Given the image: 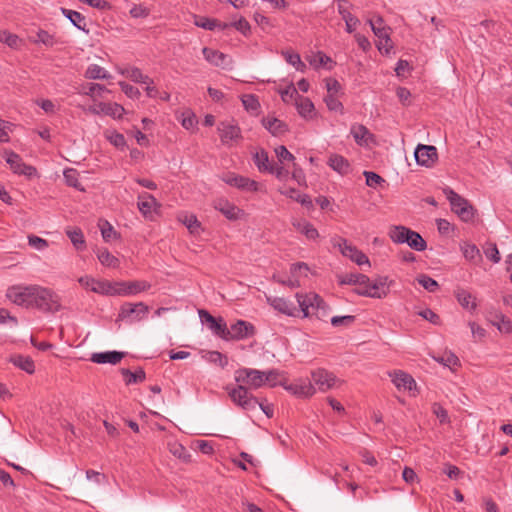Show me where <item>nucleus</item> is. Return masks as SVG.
Returning <instances> with one entry per match:
<instances>
[{"instance_id": "8fccbe9b", "label": "nucleus", "mask_w": 512, "mask_h": 512, "mask_svg": "<svg viewBox=\"0 0 512 512\" xmlns=\"http://www.w3.org/2000/svg\"><path fill=\"white\" fill-rule=\"evenodd\" d=\"M341 284L362 285L368 283V276L361 273L346 274L340 281Z\"/></svg>"}, {"instance_id": "69168bd1", "label": "nucleus", "mask_w": 512, "mask_h": 512, "mask_svg": "<svg viewBox=\"0 0 512 512\" xmlns=\"http://www.w3.org/2000/svg\"><path fill=\"white\" fill-rule=\"evenodd\" d=\"M28 244L35 248L36 250H39V251H42L44 249H46L49 244H48V241L41 238V237H38L36 235H29L28 236Z\"/></svg>"}, {"instance_id": "a19ab883", "label": "nucleus", "mask_w": 512, "mask_h": 512, "mask_svg": "<svg viewBox=\"0 0 512 512\" xmlns=\"http://www.w3.org/2000/svg\"><path fill=\"white\" fill-rule=\"evenodd\" d=\"M254 163L260 172H271L273 164L270 162L268 153L265 150L256 152L254 155Z\"/></svg>"}, {"instance_id": "9d476101", "label": "nucleus", "mask_w": 512, "mask_h": 512, "mask_svg": "<svg viewBox=\"0 0 512 512\" xmlns=\"http://www.w3.org/2000/svg\"><path fill=\"white\" fill-rule=\"evenodd\" d=\"M333 245L339 248L343 256L349 258L357 265H370L368 257L362 251L358 250L356 246L350 244L346 239L341 237L334 238Z\"/></svg>"}, {"instance_id": "3c124183", "label": "nucleus", "mask_w": 512, "mask_h": 512, "mask_svg": "<svg viewBox=\"0 0 512 512\" xmlns=\"http://www.w3.org/2000/svg\"><path fill=\"white\" fill-rule=\"evenodd\" d=\"M307 61L316 69L319 67H325L328 63L333 62L329 56L320 51L312 56L307 57Z\"/></svg>"}, {"instance_id": "052dcab7", "label": "nucleus", "mask_w": 512, "mask_h": 512, "mask_svg": "<svg viewBox=\"0 0 512 512\" xmlns=\"http://www.w3.org/2000/svg\"><path fill=\"white\" fill-rule=\"evenodd\" d=\"M364 176L366 178V185L369 187H377L378 185L385 182V180L377 173L372 171H364Z\"/></svg>"}, {"instance_id": "b1692460", "label": "nucleus", "mask_w": 512, "mask_h": 512, "mask_svg": "<svg viewBox=\"0 0 512 512\" xmlns=\"http://www.w3.org/2000/svg\"><path fill=\"white\" fill-rule=\"evenodd\" d=\"M215 209L220 211L227 219L236 220L242 213V210L230 203L228 200L219 199L215 202Z\"/></svg>"}, {"instance_id": "79ce46f5", "label": "nucleus", "mask_w": 512, "mask_h": 512, "mask_svg": "<svg viewBox=\"0 0 512 512\" xmlns=\"http://www.w3.org/2000/svg\"><path fill=\"white\" fill-rule=\"evenodd\" d=\"M369 24L375 36L379 39L385 40L386 42L390 40L388 28L384 26L382 17L378 16L374 20H369Z\"/></svg>"}, {"instance_id": "a878e982", "label": "nucleus", "mask_w": 512, "mask_h": 512, "mask_svg": "<svg viewBox=\"0 0 512 512\" xmlns=\"http://www.w3.org/2000/svg\"><path fill=\"white\" fill-rule=\"evenodd\" d=\"M392 376V382L398 389H404L411 391L416 387V382L413 377L403 371L394 372Z\"/></svg>"}, {"instance_id": "f257e3e1", "label": "nucleus", "mask_w": 512, "mask_h": 512, "mask_svg": "<svg viewBox=\"0 0 512 512\" xmlns=\"http://www.w3.org/2000/svg\"><path fill=\"white\" fill-rule=\"evenodd\" d=\"M295 297L304 318L315 315L319 320H324L328 316L329 306L318 294L296 293Z\"/></svg>"}, {"instance_id": "7c9ffc66", "label": "nucleus", "mask_w": 512, "mask_h": 512, "mask_svg": "<svg viewBox=\"0 0 512 512\" xmlns=\"http://www.w3.org/2000/svg\"><path fill=\"white\" fill-rule=\"evenodd\" d=\"M412 231L410 228L402 225L393 226L389 231V237L394 243L403 244L409 239L408 237Z\"/></svg>"}, {"instance_id": "37998d69", "label": "nucleus", "mask_w": 512, "mask_h": 512, "mask_svg": "<svg viewBox=\"0 0 512 512\" xmlns=\"http://www.w3.org/2000/svg\"><path fill=\"white\" fill-rule=\"evenodd\" d=\"M294 227L309 240H316L319 237L318 230L308 221L297 222Z\"/></svg>"}, {"instance_id": "1a4fd4ad", "label": "nucleus", "mask_w": 512, "mask_h": 512, "mask_svg": "<svg viewBox=\"0 0 512 512\" xmlns=\"http://www.w3.org/2000/svg\"><path fill=\"white\" fill-rule=\"evenodd\" d=\"M151 288L145 280L113 282L112 296H133Z\"/></svg>"}, {"instance_id": "e433bc0d", "label": "nucleus", "mask_w": 512, "mask_h": 512, "mask_svg": "<svg viewBox=\"0 0 512 512\" xmlns=\"http://www.w3.org/2000/svg\"><path fill=\"white\" fill-rule=\"evenodd\" d=\"M350 133L355 139L356 143L359 145L367 144L368 139L372 137V134L369 130L361 124L352 125Z\"/></svg>"}, {"instance_id": "ddd939ff", "label": "nucleus", "mask_w": 512, "mask_h": 512, "mask_svg": "<svg viewBox=\"0 0 512 512\" xmlns=\"http://www.w3.org/2000/svg\"><path fill=\"white\" fill-rule=\"evenodd\" d=\"M4 158L6 163L10 166L11 170L16 174L25 175L31 178L37 173L35 167L25 164L22 158L13 151H5Z\"/></svg>"}, {"instance_id": "c85d7f7f", "label": "nucleus", "mask_w": 512, "mask_h": 512, "mask_svg": "<svg viewBox=\"0 0 512 512\" xmlns=\"http://www.w3.org/2000/svg\"><path fill=\"white\" fill-rule=\"evenodd\" d=\"M279 192L282 195H285V196L299 202L301 205H303L307 208L313 207V203H312L310 196L307 194H301L299 192V190H297L295 188L280 189Z\"/></svg>"}, {"instance_id": "c03bdc74", "label": "nucleus", "mask_w": 512, "mask_h": 512, "mask_svg": "<svg viewBox=\"0 0 512 512\" xmlns=\"http://www.w3.org/2000/svg\"><path fill=\"white\" fill-rule=\"evenodd\" d=\"M30 41L34 44L41 43L46 47H52L56 43L55 37L42 29H39L34 37H30Z\"/></svg>"}, {"instance_id": "7ed1b4c3", "label": "nucleus", "mask_w": 512, "mask_h": 512, "mask_svg": "<svg viewBox=\"0 0 512 512\" xmlns=\"http://www.w3.org/2000/svg\"><path fill=\"white\" fill-rule=\"evenodd\" d=\"M391 283L387 276H378L373 281L368 277V283L358 285L355 292L360 296L382 299L388 295Z\"/></svg>"}, {"instance_id": "20e7f679", "label": "nucleus", "mask_w": 512, "mask_h": 512, "mask_svg": "<svg viewBox=\"0 0 512 512\" xmlns=\"http://www.w3.org/2000/svg\"><path fill=\"white\" fill-rule=\"evenodd\" d=\"M149 306L144 302H125L121 305L116 321H124L128 324L140 322L147 318Z\"/></svg>"}, {"instance_id": "f704fd0d", "label": "nucleus", "mask_w": 512, "mask_h": 512, "mask_svg": "<svg viewBox=\"0 0 512 512\" xmlns=\"http://www.w3.org/2000/svg\"><path fill=\"white\" fill-rule=\"evenodd\" d=\"M99 262L109 268H117L120 265V261L117 257L112 255L108 249L99 248L96 252Z\"/></svg>"}, {"instance_id": "680f3d73", "label": "nucleus", "mask_w": 512, "mask_h": 512, "mask_svg": "<svg viewBox=\"0 0 512 512\" xmlns=\"http://www.w3.org/2000/svg\"><path fill=\"white\" fill-rule=\"evenodd\" d=\"M104 92H109V90L104 85L98 83H89L87 90L84 91L83 94L94 97L95 95L101 96Z\"/></svg>"}, {"instance_id": "0eeeda50", "label": "nucleus", "mask_w": 512, "mask_h": 512, "mask_svg": "<svg viewBox=\"0 0 512 512\" xmlns=\"http://www.w3.org/2000/svg\"><path fill=\"white\" fill-rule=\"evenodd\" d=\"M263 371L253 368H239L235 371V381L239 385L247 386V389H258L264 386Z\"/></svg>"}, {"instance_id": "4d7b16f0", "label": "nucleus", "mask_w": 512, "mask_h": 512, "mask_svg": "<svg viewBox=\"0 0 512 512\" xmlns=\"http://www.w3.org/2000/svg\"><path fill=\"white\" fill-rule=\"evenodd\" d=\"M418 283L427 291L435 292L439 287L436 280L428 275L422 274L417 278Z\"/></svg>"}, {"instance_id": "864d4df0", "label": "nucleus", "mask_w": 512, "mask_h": 512, "mask_svg": "<svg viewBox=\"0 0 512 512\" xmlns=\"http://www.w3.org/2000/svg\"><path fill=\"white\" fill-rule=\"evenodd\" d=\"M100 229H101V234H102L103 240L105 242H109L112 239H116L119 237V234L115 231L113 226L108 221H104L100 225Z\"/></svg>"}, {"instance_id": "e2e57ef3", "label": "nucleus", "mask_w": 512, "mask_h": 512, "mask_svg": "<svg viewBox=\"0 0 512 512\" xmlns=\"http://www.w3.org/2000/svg\"><path fill=\"white\" fill-rule=\"evenodd\" d=\"M19 41V37L15 34L9 33L7 31L0 32V42L7 44L11 48H16Z\"/></svg>"}, {"instance_id": "de8ad7c7", "label": "nucleus", "mask_w": 512, "mask_h": 512, "mask_svg": "<svg viewBox=\"0 0 512 512\" xmlns=\"http://www.w3.org/2000/svg\"><path fill=\"white\" fill-rule=\"evenodd\" d=\"M433 359L450 369L459 365V358L452 352H445L443 355L433 356Z\"/></svg>"}, {"instance_id": "473e14b6", "label": "nucleus", "mask_w": 512, "mask_h": 512, "mask_svg": "<svg viewBox=\"0 0 512 512\" xmlns=\"http://www.w3.org/2000/svg\"><path fill=\"white\" fill-rule=\"evenodd\" d=\"M155 204L156 199L151 194L143 193L138 197V209L145 217L151 214Z\"/></svg>"}, {"instance_id": "a18cd8bd", "label": "nucleus", "mask_w": 512, "mask_h": 512, "mask_svg": "<svg viewBox=\"0 0 512 512\" xmlns=\"http://www.w3.org/2000/svg\"><path fill=\"white\" fill-rule=\"evenodd\" d=\"M66 234L77 250H83L85 248V239L80 228L68 229Z\"/></svg>"}, {"instance_id": "09e8293b", "label": "nucleus", "mask_w": 512, "mask_h": 512, "mask_svg": "<svg viewBox=\"0 0 512 512\" xmlns=\"http://www.w3.org/2000/svg\"><path fill=\"white\" fill-rule=\"evenodd\" d=\"M460 248L465 259L469 261H475L476 259L481 258L480 250L475 244L465 242Z\"/></svg>"}, {"instance_id": "5fc2aeb1", "label": "nucleus", "mask_w": 512, "mask_h": 512, "mask_svg": "<svg viewBox=\"0 0 512 512\" xmlns=\"http://www.w3.org/2000/svg\"><path fill=\"white\" fill-rule=\"evenodd\" d=\"M64 178L68 186L78 190H83L78 179V172L75 169H67L64 171Z\"/></svg>"}, {"instance_id": "4468645a", "label": "nucleus", "mask_w": 512, "mask_h": 512, "mask_svg": "<svg viewBox=\"0 0 512 512\" xmlns=\"http://www.w3.org/2000/svg\"><path fill=\"white\" fill-rule=\"evenodd\" d=\"M78 282L82 287L94 293L112 296L113 282L108 280H97L87 275L80 277Z\"/></svg>"}, {"instance_id": "9b49d317", "label": "nucleus", "mask_w": 512, "mask_h": 512, "mask_svg": "<svg viewBox=\"0 0 512 512\" xmlns=\"http://www.w3.org/2000/svg\"><path fill=\"white\" fill-rule=\"evenodd\" d=\"M256 334L254 325L245 320H237L228 327V334L225 333V341L243 340Z\"/></svg>"}, {"instance_id": "aec40b11", "label": "nucleus", "mask_w": 512, "mask_h": 512, "mask_svg": "<svg viewBox=\"0 0 512 512\" xmlns=\"http://www.w3.org/2000/svg\"><path fill=\"white\" fill-rule=\"evenodd\" d=\"M202 53H203L204 58L209 63H211L217 67H221V68L225 69V68H228L232 63L231 58L227 54H224L218 50L204 47L202 49Z\"/></svg>"}, {"instance_id": "603ef678", "label": "nucleus", "mask_w": 512, "mask_h": 512, "mask_svg": "<svg viewBox=\"0 0 512 512\" xmlns=\"http://www.w3.org/2000/svg\"><path fill=\"white\" fill-rule=\"evenodd\" d=\"M205 359L210 363L220 366L221 368H225L228 365L227 356L218 351H208L205 355Z\"/></svg>"}, {"instance_id": "f8f14e48", "label": "nucleus", "mask_w": 512, "mask_h": 512, "mask_svg": "<svg viewBox=\"0 0 512 512\" xmlns=\"http://www.w3.org/2000/svg\"><path fill=\"white\" fill-rule=\"evenodd\" d=\"M217 131L222 144L225 146H232L234 142L242 138L241 129L234 121L220 122Z\"/></svg>"}, {"instance_id": "774afa93", "label": "nucleus", "mask_w": 512, "mask_h": 512, "mask_svg": "<svg viewBox=\"0 0 512 512\" xmlns=\"http://www.w3.org/2000/svg\"><path fill=\"white\" fill-rule=\"evenodd\" d=\"M169 450L174 456H176L179 459L186 461L190 457L186 448L179 443L170 444Z\"/></svg>"}, {"instance_id": "bb28decb", "label": "nucleus", "mask_w": 512, "mask_h": 512, "mask_svg": "<svg viewBox=\"0 0 512 512\" xmlns=\"http://www.w3.org/2000/svg\"><path fill=\"white\" fill-rule=\"evenodd\" d=\"M286 389L298 397H310L315 393V388L310 381L291 383Z\"/></svg>"}, {"instance_id": "0e129e2a", "label": "nucleus", "mask_w": 512, "mask_h": 512, "mask_svg": "<svg viewBox=\"0 0 512 512\" xmlns=\"http://www.w3.org/2000/svg\"><path fill=\"white\" fill-rule=\"evenodd\" d=\"M355 321V316L353 315H345V316H334L331 318V324L334 327L339 326H350Z\"/></svg>"}, {"instance_id": "6e6552de", "label": "nucleus", "mask_w": 512, "mask_h": 512, "mask_svg": "<svg viewBox=\"0 0 512 512\" xmlns=\"http://www.w3.org/2000/svg\"><path fill=\"white\" fill-rule=\"evenodd\" d=\"M35 285H13L6 291V297L12 303L25 308H31Z\"/></svg>"}, {"instance_id": "4be33fe9", "label": "nucleus", "mask_w": 512, "mask_h": 512, "mask_svg": "<svg viewBox=\"0 0 512 512\" xmlns=\"http://www.w3.org/2000/svg\"><path fill=\"white\" fill-rule=\"evenodd\" d=\"M124 352H118V351H106V352H99V353H93L91 355V361L97 364H117L119 363L122 358L124 357Z\"/></svg>"}, {"instance_id": "ea45409f", "label": "nucleus", "mask_w": 512, "mask_h": 512, "mask_svg": "<svg viewBox=\"0 0 512 512\" xmlns=\"http://www.w3.org/2000/svg\"><path fill=\"white\" fill-rule=\"evenodd\" d=\"M111 77V74L107 70L97 64L89 65L85 71V78L87 79L99 80L110 79Z\"/></svg>"}, {"instance_id": "5701e85b", "label": "nucleus", "mask_w": 512, "mask_h": 512, "mask_svg": "<svg viewBox=\"0 0 512 512\" xmlns=\"http://www.w3.org/2000/svg\"><path fill=\"white\" fill-rule=\"evenodd\" d=\"M327 164L342 176L348 175L352 171L349 161L339 154L330 155Z\"/></svg>"}, {"instance_id": "423d86ee", "label": "nucleus", "mask_w": 512, "mask_h": 512, "mask_svg": "<svg viewBox=\"0 0 512 512\" xmlns=\"http://www.w3.org/2000/svg\"><path fill=\"white\" fill-rule=\"evenodd\" d=\"M446 194L452 211L456 213L462 221H472L475 216V209L468 200L454 192L452 189L446 191Z\"/></svg>"}, {"instance_id": "39448f33", "label": "nucleus", "mask_w": 512, "mask_h": 512, "mask_svg": "<svg viewBox=\"0 0 512 512\" xmlns=\"http://www.w3.org/2000/svg\"><path fill=\"white\" fill-rule=\"evenodd\" d=\"M226 390L233 403L245 411L254 410L259 404L258 398L253 396L245 385L238 384L233 388L227 387Z\"/></svg>"}, {"instance_id": "6ab92c4d", "label": "nucleus", "mask_w": 512, "mask_h": 512, "mask_svg": "<svg viewBox=\"0 0 512 512\" xmlns=\"http://www.w3.org/2000/svg\"><path fill=\"white\" fill-rule=\"evenodd\" d=\"M87 111L95 115L105 114L113 118H120L125 110L121 105L117 103L100 102L96 105L90 106Z\"/></svg>"}, {"instance_id": "393cba45", "label": "nucleus", "mask_w": 512, "mask_h": 512, "mask_svg": "<svg viewBox=\"0 0 512 512\" xmlns=\"http://www.w3.org/2000/svg\"><path fill=\"white\" fill-rule=\"evenodd\" d=\"M194 24L197 27L203 28L205 30L214 31L216 29L218 30H226L229 28L228 23H221L217 19L204 17V16H194Z\"/></svg>"}, {"instance_id": "2eb2a0df", "label": "nucleus", "mask_w": 512, "mask_h": 512, "mask_svg": "<svg viewBox=\"0 0 512 512\" xmlns=\"http://www.w3.org/2000/svg\"><path fill=\"white\" fill-rule=\"evenodd\" d=\"M199 317L214 335L224 340L225 333L228 334V326L222 317L216 318L206 310H199Z\"/></svg>"}, {"instance_id": "f3484780", "label": "nucleus", "mask_w": 512, "mask_h": 512, "mask_svg": "<svg viewBox=\"0 0 512 512\" xmlns=\"http://www.w3.org/2000/svg\"><path fill=\"white\" fill-rule=\"evenodd\" d=\"M223 181L226 184L236 187L241 190L255 192V191H258V189H259V185L256 181H254L250 178L241 176V175L234 174V173H229V174L225 175L223 177Z\"/></svg>"}, {"instance_id": "338daca9", "label": "nucleus", "mask_w": 512, "mask_h": 512, "mask_svg": "<svg viewBox=\"0 0 512 512\" xmlns=\"http://www.w3.org/2000/svg\"><path fill=\"white\" fill-rule=\"evenodd\" d=\"M275 153L277 155V158L280 163H284L286 161L288 162H294L295 157L292 153H290L287 148L283 145L277 147L275 149Z\"/></svg>"}, {"instance_id": "72a5a7b5", "label": "nucleus", "mask_w": 512, "mask_h": 512, "mask_svg": "<svg viewBox=\"0 0 512 512\" xmlns=\"http://www.w3.org/2000/svg\"><path fill=\"white\" fill-rule=\"evenodd\" d=\"M121 74L129 78L135 83L151 84L153 81L144 75L141 70L137 67H128L121 71Z\"/></svg>"}, {"instance_id": "4c0bfd02", "label": "nucleus", "mask_w": 512, "mask_h": 512, "mask_svg": "<svg viewBox=\"0 0 512 512\" xmlns=\"http://www.w3.org/2000/svg\"><path fill=\"white\" fill-rule=\"evenodd\" d=\"M121 374L124 377V381L126 385L141 383L145 380L146 374L142 368L132 372L127 368L121 369Z\"/></svg>"}, {"instance_id": "a211bd4d", "label": "nucleus", "mask_w": 512, "mask_h": 512, "mask_svg": "<svg viewBox=\"0 0 512 512\" xmlns=\"http://www.w3.org/2000/svg\"><path fill=\"white\" fill-rule=\"evenodd\" d=\"M268 304L281 314L297 317L299 310L292 301L283 297H267Z\"/></svg>"}, {"instance_id": "13d9d810", "label": "nucleus", "mask_w": 512, "mask_h": 512, "mask_svg": "<svg viewBox=\"0 0 512 512\" xmlns=\"http://www.w3.org/2000/svg\"><path fill=\"white\" fill-rule=\"evenodd\" d=\"M324 101L330 111L339 112L340 114L344 113L343 104L338 100L336 95H326Z\"/></svg>"}, {"instance_id": "c9c22d12", "label": "nucleus", "mask_w": 512, "mask_h": 512, "mask_svg": "<svg viewBox=\"0 0 512 512\" xmlns=\"http://www.w3.org/2000/svg\"><path fill=\"white\" fill-rule=\"evenodd\" d=\"M295 105L300 116L303 118H312L315 108L313 102L309 98L299 96L296 99Z\"/></svg>"}, {"instance_id": "412c9836", "label": "nucleus", "mask_w": 512, "mask_h": 512, "mask_svg": "<svg viewBox=\"0 0 512 512\" xmlns=\"http://www.w3.org/2000/svg\"><path fill=\"white\" fill-rule=\"evenodd\" d=\"M312 380L318 386L319 390L327 391L335 385L337 378L333 373L325 369H318L312 372Z\"/></svg>"}, {"instance_id": "58836bf2", "label": "nucleus", "mask_w": 512, "mask_h": 512, "mask_svg": "<svg viewBox=\"0 0 512 512\" xmlns=\"http://www.w3.org/2000/svg\"><path fill=\"white\" fill-rule=\"evenodd\" d=\"M61 12L75 27L79 30L86 31L85 17L81 13L67 8H61Z\"/></svg>"}, {"instance_id": "f03ea898", "label": "nucleus", "mask_w": 512, "mask_h": 512, "mask_svg": "<svg viewBox=\"0 0 512 512\" xmlns=\"http://www.w3.org/2000/svg\"><path fill=\"white\" fill-rule=\"evenodd\" d=\"M31 308L45 313H55L62 309L61 297L52 289L35 285Z\"/></svg>"}, {"instance_id": "c756f323", "label": "nucleus", "mask_w": 512, "mask_h": 512, "mask_svg": "<svg viewBox=\"0 0 512 512\" xmlns=\"http://www.w3.org/2000/svg\"><path fill=\"white\" fill-rule=\"evenodd\" d=\"M456 299L458 300L459 304L469 310H475L477 307L475 297L472 296L470 292L463 288H457L454 292Z\"/></svg>"}, {"instance_id": "6e6d98bb", "label": "nucleus", "mask_w": 512, "mask_h": 512, "mask_svg": "<svg viewBox=\"0 0 512 512\" xmlns=\"http://www.w3.org/2000/svg\"><path fill=\"white\" fill-rule=\"evenodd\" d=\"M242 104L247 111L255 112L260 108V103L257 96L253 94H246L242 97Z\"/></svg>"}, {"instance_id": "cd10ccee", "label": "nucleus", "mask_w": 512, "mask_h": 512, "mask_svg": "<svg viewBox=\"0 0 512 512\" xmlns=\"http://www.w3.org/2000/svg\"><path fill=\"white\" fill-rule=\"evenodd\" d=\"M262 124L274 136L282 135L288 130L287 125L275 117L263 118Z\"/></svg>"}, {"instance_id": "bf43d9fd", "label": "nucleus", "mask_w": 512, "mask_h": 512, "mask_svg": "<svg viewBox=\"0 0 512 512\" xmlns=\"http://www.w3.org/2000/svg\"><path fill=\"white\" fill-rule=\"evenodd\" d=\"M495 318L497 322H494V325H497L498 329L504 333L512 332V322L502 313L496 314Z\"/></svg>"}, {"instance_id": "2f4dec72", "label": "nucleus", "mask_w": 512, "mask_h": 512, "mask_svg": "<svg viewBox=\"0 0 512 512\" xmlns=\"http://www.w3.org/2000/svg\"><path fill=\"white\" fill-rule=\"evenodd\" d=\"M10 362L28 374H33L35 371L34 361L28 356L15 355L10 358Z\"/></svg>"}, {"instance_id": "dca6fc26", "label": "nucleus", "mask_w": 512, "mask_h": 512, "mask_svg": "<svg viewBox=\"0 0 512 512\" xmlns=\"http://www.w3.org/2000/svg\"><path fill=\"white\" fill-rule=\"evenodd\" d=\"M417 164L425 167H432L437 160L438 154L435 146L419 144L414 152Z\"/></svg>"}, {"instance_id": "49530a36", "label": "nucleus", "mask_w": 512, "mask_h": 512, "mask_svg": "<svg viewBox=\"0 0 512 512\" xmlns=\"http://www.w3.org/2000/svg\"><path fill=\"white\" fill-rule=\"evenodd\" d=\"M408 238L405 243H407L411 249L422 252L427 248L426 241L418 232L412 231Z\"/></svg>"}]
</instances>
